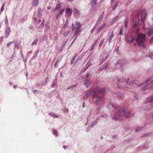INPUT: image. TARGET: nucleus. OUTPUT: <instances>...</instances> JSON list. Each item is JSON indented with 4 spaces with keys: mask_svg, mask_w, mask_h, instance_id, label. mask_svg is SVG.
<instances>
[{
    "mask_svg": "<svg viewBox=\"0 0 153 153\" xmlns=\"http://www.w3.org/2000/svg\"><path fill=\"white\" fill-rule=\"evenodd\" d=\"M105 89L103 88L100 90V88L98 86L96 87L95 89H90L87 91V93L85 94V97H83V99H87L91 94H92V97L93 99L95 98L97 96V92H100V94H102L105 92Z\"/></svg>",
    "mask_w": 153,
    "mask_h": 153,
    "instance_id": "f257e3e1",
    "label": "nucleus"
},
{
    "mask_svg": "<svg viewBox=\"0 0 153 153\" xmlns=\"http://www.w3.org/2000/svg\"><path fill=\"white\" fill-rule=\"evenodd\" d=\"M145 40V36L143 34H141L137 35L136 39V41L139 47H142L143 48H145V46L144 44Z\"/></svg>",
    "mask_w": 153,
    "mask_h": 153,
    "instance_id": "f03ea898",
    "label": "nucleus"
},
{
    "mask_svg": "<svg viewBox=\"0 0 153 153\" xmlns=\"http://www.w3.org/2000/svg\"><path fill=\"white\" fill-rule=\"evenodd\" d=\"M118 110L115 116L113 117V119L114 120H117L120 117L123 116L125 114V109L122 107H119L117 108Z\"/></svg>",
    "mask_w": 153,
    "mask_h": 153,
    "instance_id": "7ed1b4c3",
    "label": "nucleus"
},
{
    "mask_svg": "<svg viewBox=\"0 0 153 153\" xmlns=\"http://www.w3.org/2000/svg\"><path fill=\"white\" fill-rule=\"evenodd\" d=\"M81 25H79L76 27H73L72 28L73 31L75 30L76 31L74 33V36H78L79 34V33L81 32Z\"/></svg>",
    "mask_w": 153,
    "mask_h": 153,
    "instance_id": "20e7f679",
    "label": "nucleus"
},
{
    "mask_svg": "<svg viewBox=\"0 0 153 153\" xmlns=\"http://www.w3.org/2000/svg\"><path fill=\"white\" fill-rule=\"evenodd\" d=\"M152 78V77H150V78L149 79H148L146 80V82L145 83H143L138 84L137 85L138 86V87L142 85H144L145 86H144L143 88V90H146V89H149V88H151L152 87V86H151V85H150V84H151L150 83H149L147 85H146V84L149 81L150 79H151Z\"/></svg>",
    "mask_w": 153,
    "mask_h": 153,
    "instance_id": "39448f33",
    "label": "nucleus"
},
{
    "mask_svg": "<svg viewBox=\"0 0 153 153\" xmlns=\"http://www.w3.org/2000/svg\"><path fill=\"white\" fill-rule=\"evenodd\" d=\"M133 27H134L138 26L140 23L139 19L137 17H134L133 21Z\"/></svg>",
    "mask_w": 153,
    "mask_h": 153,
    "instance_id": "423d86ee",
    "label": "nucleus"
},
{
    "mask_svg": "<svg viewBox=\"0 0 153 153\" xmlns=\"http://www.w3.org/2000/svg\"><path fill=\"white\" fill-rule=\"evenodd\" d=\"M98 93L100 94V92L98 91L97 92V96L95 98H97V99L95 102V103L97 105L100 104V103L102 102L101 98L98 96Z\"/></svg>",
    "mask_w": 153,
    "mask_h": 153,
    "instance_id": "0eeeda50",
    "label": "nucleus"
},
{
    "mask_svg": "<svg viewBox=\"0 0 153 153\" xmlns=\"http://www.w3.org/2000/svg\"><path fill=\"white\" fill-rule=\"evenodd\" d=\"M125 62L124 61L119 60L116 63V65L117 66H118L119 65L120 66L121 68V70L122 71L123 69V68H122V65H123V64H125Z\"/></svg>",
    "mask_w": 153,
    "mask_h": 153,
    "instance_id": "6e6552de",
    "label": "nucleus"
},
{
    "mask_svg": "<svg viewBox=\"0 0 153 153\" xmlns=\"http://www.w3.org/2000/svg\"><path fill=\"white\" fill-rule=\"evenodd\" d=\"M146 11L145 10H144L142 11V14H141V21L142 22H144L145 21L146 19Z\"/></svg>",
    "mask_w": 153,
    "mask_h": 153,
    "instance_id": "1a4fd4ad",
    "label": "nucleus"
},
{
    "mask_svg": "<svg viewBox=\"0 0 153 153\" xmlns=\"http://www.w3.org/2000/svg\"><path fill=\"white\" fill-rule=\"evenodd\" d=\"M10 29L9 27H7V28L6 30L5 33V38H8L10 35Z\"/></svg>",
    "mask_w": 153,
    "mask_h": 153,
    "instance_id": "9d476101",
    "label": "nucleus"
},
{
    "mask_svg": "<svg viewBox=\"0 0 153 153\" xmlns=\"http://www.w3.org/2000/svg\"><path fill=\"white\" fill-rule=\"evenodd\" d=\"M91 82L87 79H85L83 81V84L88 88L91 85Z\"/></svg>",
    "mask_w": 153,
    "mask_h": 153,
    "instance_id": "9b49d317",
    "label": "nucleus"
},
{
    "mask_svg": "<svg viewBox=\"0 0 153 153\" xmlns=\"http://www.w3.org/2000/svg\"><path fill=\"white\" fill-rule=\"evenodd\" d=\"M135 37L134 36H131L130 37L127 41L128 44L132 42L135 39Z\"/></svg>",
    "mask_w": 153,
    "mask_h": 153,
    "instance_id": "f8f14e48",
    "label": "nucleus"
},
{
    "mask_svg": "<svg viewBox=\"0 0 153 153\" xmlns=\"http://www.w3.org/2000/svg\"><path fill=\"white\" fill-rule=\"evenodd\" d=\"M147 30H148L147 33V35L148 36H151L153 34V29L147 28Z\"/></svg>",
    "mask_w": 153,
    "mask_h": 153,
    "instance_id": "ddd939ff",
    "label": "nucleus"
},
{
    "mask_svg": "<svg viewBox=\"0 0 153 153\" xmlns=\"http://www.w3.org/2000/svg\"><path fill=\"white\" fill-rule=\"evenodd\" d=\"M129 20L127 17L126 18L124 21V27L126 29H127L128 27V23Z\"/></svg>",
    "mask_w": 153,
    "mask_h": 153,
    "instance_id": "4468645a",
    "label": "nucleus"
},
{
    "mask_svg": "<svg viewBox=\"0 0 153 153\" xmlns=\"http://www.w3.org/2000/svg\"><path fill=\"white\" fill-rule=\"evenodd\" d=\"M103 18V16L102 15H101L99 17L98 20L97 22L95 25H99L100 24V22L102 21V19Z\"/></svg>",
    "mask_w": 153,
    "mask_h": 153,
    "instance_id": "2eb2a0df",
    "label": "nucleus"
},
{
    "mask_svg": "<svg viewBox=\"0 0 153 153\" xmlns=\"http://www.w3.org/2000/svg\"><path fill=\"white\" fill-rule=\"evenodd\" d=\"M106 25V24L105 23H103L102 25L101 26L99 27L97 30V32H99L101 31L103 28L104 27L105 25Z\"/></svg>",
    "mask_w": 153,
    "mask_h": 153,
    "instance_id": "dca6fc26",
    "label": "nucleus"
},
{
    "mask_svg": "<svg viewBox=\"0 0 153 153\" xmlns=\"http://www.w3.org/2000/svg\"><path fill=\"white\" fill-rule=\"evenodd\" d=\"M114 34L113 32H112L111 36L108 37V39L106 42L108 40V42L109 43L111 42V40L112 39V38L114 36Z\"/></svg>",
    "mask_w": 153,
    "mask_h": 153,
    "instance_id": "f3484780",
    "label": "nucleus"
},
{
    "mask_svg": "<svg viewBox=\"0 0 153 153\" xmlns=\"http://www.w3.org/2000/svg\"><path fill=\"white\" fill-rule=\"evenodd\" d=\"M97 0H91L90 4L93 7H95L97 4Z\"/></svg>",
    "mask_w": 153,
    "mask_h": 153,
    "instance_id": "a211bd4d",
    "label": "nucleus"
},
{
    "mask_svg": "<svg viewBox=\"0 0 153 153\" xmlns=\"http://www.w3.org/2000/svg\"><path fill=\"white\" fill-rule=\"evenodd\" d=\"M39 1L38 0H33L32 4L33 6H36L39 4Z\"/></svg>",
    "mask_w": 153,
    "mask_h": 153,
    "instance_id": "6ab92c4d",
    "label": "nucleus"
},
{
    "mask_svg": "<svg viewBox=\"0 0 153 153\" xmlns=\"http://www.w3.org/2000/svg\"><path fill=\"white\" fill-rule=\"evenodd\" d=\"M116 95L120 99H123L124 98L123 94L121 93H116Z\"/></svg>",
    "mask_w": 153,
    "mask_h": 153,
    "instance_id": "aec40b11",
    "label": "nucleus"
},
{
    "mask_svg": "<svg viewBox=\"0 0 153 153\" xmlns=\"http://www.w3.org/2000/svg\"><path fill=\"white\" fill-rule=\"evenodd\" d=\"M65 12L66 13H69V16H71L72 13V11L69 8H67L65 9Z\"/></svg>",
    "mask_w": 153,
    "mask_h": 153,
    "instance_id": "412c9836",
    "label": "nucleus"
},
{
    "mask_svg": "<svg viewBox=\"0 0 153 153\" xmlns=\"http://www.w3.org/2000/svg\"><path fill=\"white\" fill-rule=\"evenodd\" d=\"M109 62H106L101 67V68L102 69H106L108 65Z\"/></svg>",
    "mask_w": 153,
    "mask_h": 153,
    "instance_id": "4be33fe9",
    "label": "nucleus"
},
{
    "mask_svg": "<svg viewBox=\"0 0 153 153\" xmlns=\"http://www.w3.org/2000/svg\"><path fill=\"white\" fill-rule=\"evenodd\" d=\"M38 52H39V51L38 50L36 51V52L34 54L33 56L32 57V58H31L32 59H34L38 55Z\"/></svg>",
    "mask_w": 153,
    "mask_h": 153,
    "instance_id": "5701e85b",
    "label": "nucleus"
},
{
    "mask_svg": "<svg viewBox=\"0 0 153 153\" xmlns=\"http://www.w3.org/2000/svg\"><path fill=\"white\" fill-rule=\"evenodd\" d=\"M124 27L123 26H121L120 28V31L119 32V35H121L122 34V32L123 30Z\"/></svg>",
    "mask_w": 153,
    "mask_h": 153,
    "instance_id": "b1692460",
    "label": "nucleus"
},
{
    "mask_svg": "<svg viewBox=\"0 0 153 153\" xmlns=\"http://www.w3.org/2000/svg\"><path fill=\"white\" fill-rule=\"evenodd\" d=\"M5 23L6 27H8V20L7 17V16H6L5 17Z\"/></svg>",
    "mask_w": 153,
    "mask_h": 153,
    "instance_id": "393cba45",
    "label": "nucleus"
},
{
    "mask_svg": "<svg viewBox=\"0 0 153 153\" xmlns=\"http://www.w3.org/2000/svg\"><path fill=\"white\" fill-rule=\"evenodd\" d=\"M61 7V5L59 4H57L55 8L53 10V11H55L56 10H58Z\"/></svg>",
    "mask_w": 153,
    "mask_h": 153,
    "instance_id": "a878e982",
    "label": "nucleus"
},
{
    "mask_svg": "<svg viewBox=\"0 0 153 153\" xmlns=\"http://www.w3.org/2000/svg\"><path fill=\"white\" fill-rule=\"evenodd\" d=\"M57 83V80L56 79L54 80L53 82H52V85H51V87H55V85H56Z\"/></svg>",
    "mask_w": 153,
    "mask_h": 153,
    "instance_id": "bb28decb",
    "label": "nucleus"
},
{
    "mask_svg": "<svg viewBox=\"0 0 153 153\" xmlns=\"http://www.w3.org/2000/svg\"><path fill=\"white\" fill-rule=\"evenodd\" d=\"M42 11L40 8H39L37 11V16L40 17L41 15Z\"/></svg>",
    "mask_w": 153,
    "mask_h": 153,
    "instance_id": "cd10ccee",
    "label": "nucleus"
},
{
    "mask_svg": "<svg viewBox=\"0 0 153 153\" xmlns=\"http://www.w3.org/2000/svg\"><path fill=\"white\" fill-rule=\"evenodd\" d=\"M49 114L50 116L53 118H57L58 117V115L53 113H50Z\"/></svg>",
    "mask_w": 153,
    "mask_h": 153,
    "instance_id": "c85d7f7f",
    "label": "nucleus"
},
{
    "mask_svg": "<svg viewBox=\"0 0 153 153\" xmlns=\"http://www.w3.org/2000/svg\"><path fill=\"white\" fill-rule=\"evenodd\" d=\"M74 13L75 14H78L79 13V10L76 8H75L74 9Z\"/></svg>",
    "mask_w": 153,
    "mask_h": 153,
    "instance_id": "c756f323",
    "label": "nucleus"
},
{
    "mask_svg": "<svg viewBox=\"0 0 153 153\" xmlns=\"http://www.w3.org/2000/svg\"><path fill=\"white\" fill-rule=\"evenodd\" d=\"M38 41V39H36L34 40L33 42L31 44V45L32 46L33 45H36L37 44V42Z\"/></svg>",
    "mask_w": 153,
    "mask_h": 153,
    "instance_id": "7c9ffc66",
    "label": "nucleus"
},
{
    "mask_svg": "<svg viewBox=\"0 0 153 153\" xmlns=\"http://www.w3.org/2000/svg\"><path fill=\"white\" fill-rule=\"evenodd\" d=\"M147 100L149 102H153V96L151 97H149L147 98Z\"/></svg>",
    "mask_w": 153,
    "mask_h": 153,
    "instance_id": "2f4dec72",
    "label": "nucleus"
},
{
    "mask_svg": "<svg viewBox=\"0 0 153 153\" xmlns=\"http://www.w3.org/2000/svg\"><path fill=\"white\" fill-rule=\"evenodd\" d=\"M118 18V16H116L113 19L112 21L111 22V24L113 23Z\"/></svg>",
    "mask_w": 153,
    "mask_h": 153,
    "instance_id": "473e14b6",
    "label": "nucleus"
},
{
    "mask_svg": "<svg viewBox=\"0 0 153 153\" xmlns=\"http://www.w3.org/2000/svg\"><path fill=\"white\" fill-rule=\"evenodd\" d=\"M97 122H98V120H95L91 124V127H94V126L96 124H97Z\"/></svg>",
    "mask_w": 153,
    "mask_h": 153,
    "instance_id": "72a5a7b5",
    "label": "nucleus"
},
{
    "mask_svg": "<svg viewBox=\"0 0 153 153\" xmlns=\"http://www.w3.org/2000/svg\"><path fill=\"white\" fill-rule=\"evenodd\" d=\"M116 4L114 5V6L112 8V10H115L117 8V5H118V2L117 1L115 2Z\"/></svg>",
    "mask_w": 153,
    "mask_h": 153,
    "instance_id": "f704fd0d",
    "label": "nucleus"
},
{
    "mask_svg": "<svg viewBox=\"0 0 153 153\" xmlns=\"http://www.w3.org/2000/svg\"><path fill=\"white\" fill-rule=\"evenodd\" d=\"M77 55V54H76V55L74 56L72 58V59L71 60V64H73V63L74 62V61L75 59L76 58V56Z\"/></svg>",
    "mask_w": 153,
    "mask_h": 153,
    "instance_id": "c9c22d12",
    "label": "nucleus"
},
{
    "mask_svg": "<svg viewBox=\"0 0 153 153\" xmlns=\"http://www.w3.org/2000/svg\"><path fill=\"white\" fill-rule=\"evenodd\" d=\"M44 20H43L42 21V22L41 24L40 25V28H43V27H44Z\"/></svg>",
    "mask_w": 153,
    "mask_h": 153,
    "instance_id": "e433bc0d",
    "label": "nucleus"
},
{
    "mask_svg": "<svg viewBox=\"0 0 153 153\" xmlns=\"http://www.w3.org/2000/svg\"><path fill=\"white\" fill-rule=\"evenodd\" d=\"M53 134L54 135H55V136L56 137H57L58 135V133H57V131H56L55 130H53Z\"/></svg>",
    "mask_w": 153,
    "mask_h": 153,
    "instance_id": "4c0bfd02",
    "label": "nucleus"
},
{
    "mask_svg": "<svg viewBox=\"0 0 153 153\" xmlns=\"http://www.w3.org/2000/svg\"><path fill=\"white\" fill-rule=\"evenodd\" d=\"M5 4V2H4L3 6L1 7V10H0L1 13L4 10Z\"/></svg>",
    "mask_w": 153,
    "mask_h": 153,
    "instance_id": "58836bf2",
    "label": "nucleus"
},
{
    "mask_svg": "<svg viewBox=\"0 0 153 153\" xmlns=\"http://www.w3.org/2000/svg\"><path fill=\"white\" fill-rule=\"evenodd\" d=\"M69 31H66L63 33L64 36H67L69 34Z\"/></svg>",
    "mask_w": 153,
    "mask_h": 153,
    "instance_id": "ea45409f",
    "label": "nucleus"
},
{
    "mask_svg": "<svg viewBox=\"0 0 153 153\" xmlns=\"http://www.w3.org/2000/svg\"><path fill=\"white\" fill-rule=\"evenodd\" d=\"M148 57H149L151 59H153V53H150Z\"/></svg>",
    "mask_w": 153,
    "mask_h": 153,
    "instance_id": "a19ab883",
    "label": "nucleus"
},
{
    "mask_svg": "<svg viewBox=\"0 0 153 153\" xmlns=\"http://www.w3.org/2000/svg\"><path fill=\"white\" fill-rule=\"evenodd\" d=\"M91 65V62L90 61L88 62V63H87V65H86L87 68H88V67H90V66Z\"/></svg>",
    "mask_w": 153,
    "mask_h": 153,
    "instance_id": "79ce46f5",
    "label": "nucleus"
},
{
    "mask_svg": "<svg viewBox=\"0 0 153 153\" xmlns=\"http://www.w3.org/2000/svg\"><path fill=\"white\" fill-rule=\"evenodd\" d=\"M68 20H67L65 21V24L64 25V27H66L68 25Z\"/></svg>",
    "mask_w": 153,
    "mask_h": 153,
    "instance_id": "37998d69",
    "label": "nucleus"
},
{
    "mask_svg": "<svg viewBox=\"0 0 153 153\" xmlns=\"http://www.w3.org/2000/svg\"><path fill=\"white\" fill-rule=\"evenodd\" d=\"M141 130V128H137L135 130V132H137L140 130Z\"/></svg>",
    "mask_w": 153,
    "mask_h": 153,
    "instance_id": "c03bdc74",
    "label": "nucleus"
},
{
    "mask_svg": "<svg viewBox=\"0 0 153 153\" xmlns=\"http://www.w3.org/2000/svg\"><path fill=\"white\" fill-rule=\"evenodd\" d=\"M133 97L134 99L137 100V99L138 97L137 95L135 94L133 96Z\"/></svg>",
    "mask_w": 153,
    "mask_h": 153,
    "instance_id": "a18cd8bd",
    "label": "nucleus"
},
{
    "mask_svg": "<svg viewBox=\"0 0 153 153\" xmlns=\"http://www.w3.org/2000/svg\"><path fill=\"white\" fill-rule=\"evenodd\" d=\"M64 11V9L61 10L59 11V14H60V15L62 14L63 13Z\"/></svg>",
    "mask_w": 153,
    "mask_h": 153,
    "instance_id": "49530a36",
    "label": "nucleus"
},
{
    "mask_svg": "<svg viewBox=\"0 0 153 153\" xmlns=\"http://www.w3.org/2000/svg\"><path fill=\"white\" fill-rule=\"evenodd\" d=\"M62 58H60L59 59H58L56 61V63H57L58 64L61 61Z\"/></svg>",
    "mask_w": 153,
    "mask_h": 153,
    "instance_id": "de8ad7c7",
    "label": "nucleus"
},
{
    "mask_svg": "<svg viewBox=\"0 0 153 153\" xmlns=\"http://www.w3.org/2000/svg\"><path fill=\"white\" fill-rule=\"evenodd\" d=\"M14 42L13 41H12V42H10L9 43H8L7 45V47H9V46L10 45H11Z\"/></svg>",
    "mask_w": 153,
    "mask_h": 153,
    "instance_id": "09e8293b",
    "label": "nucleus"
},
{
    "mask_svg": "<svg viewBox=\"0 0 153 153\" xmlns=\"http://www.w3.org/2000/svg\"><path fill=\"white\" fill-rule=\"evenodd\" d=\"M81 59L80 57H78L75 61V64H76L77 62H78L79 60Z\"/></svg>",
    "mask_w": 153,
    "mask_h": 153,
    "instance_id": "8fccbe9b",
    "label": "nucleus"
},
{
    "mask_svg": "<svg viewBox=\"0 0 153 153\" xmlns=\"http://www.w3.org/2000/svg\"><path fill=\"white\" fill-rule=\"evenodd\" d=\"M21 55L23 58V61H24V56L23 55L22 53V50H21Z\"/></svg>",
    "mask_w": 153,
    "mask_h": 153,
    "instance_id": "3c124183",
    "label": "nucleus"
},
{
    "mask_svg": "<svg viewBox=\"0 0 153 153\" xmlns=\"http://www.w3.org/2000/svg\"><path fill=\"white\" fill-rule=\"evenodd\" d=\"M77 38V36H76L75 37V39H74L73 40V41L72 42L71 44L70 45V46H71L73 44V43H74V41L76 40V39Z\"/></svg>",
    "mask_w": 153,
    "mask_h": 153,
    "instance_id": "603ef678",
    "label": "nucleus"
},
{
    "mask_svg": "<svg viewBox=\"0 0 153 153\" xmlns=\"http://www.w3.org/2000/svg\"><path fill=\"white\" fill-rule=\"evenodd\" d=\"M15 48H16L18 46V43L17 42H15Z\"/></svg>",
    "mask_w": 153,
    "mask_h": 153,
    "instance_id": "864d4df0",
    "label": "nucleus"
},
{
    "mask_svg": "<svg viewBox=\"0 0 153 153\" xmlns=\"http://www.w3.org/2000/svg\"><path fill=\"white\" fill-rule=\"evenodd\" d=\"M75 24L76 25H78V26H79V25H81L80 24V23L79 22H78V21H77L75 23Z\"/></svg>",
    "mask_w": 153,
    "mask_h": 153,
    "instance_id": "5fc2aeb1",
    "label": "nucleus"
},
{
    "mask_svg": "<svg viewBox=\"0 0 153 153\" xmlns=\"http://www.w3.org/2000/svg\"><path fill=\"white\" fill-rule=\"evenodd\" d=\"M33 92L34 94L38 93V91L37 90H34L33 91Z\"/></svg>",
    "mask_w": 153,
    "mask_h": 153,
    "instance_id": "6e6d98bb",
    "label": "nucleus"
},
{
    "mask_svg": "<svg viewBox=\"0 0 153 153\" xmlns=\"http://www.w3.org/2000/svg\"><path fill=\"white\" fill-rule=\"evenodd\" d=\"M124 82H126V79L124 78H123L121 79V83H124Z\"/></svg>",
    "mask_w": 153,
    "mask_h": 153,
    "instance_id": "4d7b16f0",
    "label": "nucleus"
},
{
    "mask_svg": "<svg viewBox=\"0 0 153 153\" xmlns=\"http://www.w3.org/2000/svg\"><path fill=\"white\" fill-rule=\"evenodd\" d=\"M103 40H102V41H101L100 43L99 44V46H101L102 45V44L103 43Z\"/></svg>",
    "mask_w": 153,
    "mask_h": 153,
    "instance_id": "13d9d810",
    "label": "nucleus"
},
{
    "mask_svg": "<svg viewBox=\"0 0 153 153\" xmlns=\"http://www.w3.org/2000/svg\"><path fill=\"white\" fill-rule=\"evenodd\" d=\"M129 80V79H127V82H126V84L127 85V84H131V83H132L131 82H130V83H128V81Z\"/></svg>",
    "mask_w": 153,
    "mask_h": 153,
    "instance_id": "bf43d9fd",
    "label": "nucleus"
},
{
    "mask_svg": "<svg viewBox=\"0 0 153 153\" xmlns=\"http://www.w3.org/2000/svg\"><path fill=\"white\" fill-rule=\"evenodd\" d=\"M59 15H60V14L59 13L57 14L56 15V19H58Z\"/></svg>",
    "mask_w": 153,
    "mask_h": 153,
    "instance_id": "052dcab7",
    "label": "nucleus"
},
{
    "mask_svg": "<svg viewBox=\"0 0 153 153\" xmlns=\"http://www.w3.org/2000/svg\"><path fill=\"white\" fill-rule=\"evenodd\" d=\"M67 41H65V42L63 44V45H62V49H63V48L64 47L65 45H66V43Z\"/></svg>",
    "mask_w": 153,
    "mask_h": 153,
    "instance_id": "680f3d73",
    "label": "nucleus"
},
{
    "mask_svg": "<svg viewBox=\"0 0 153 153\" xmlns=\"http://www.w3.org/2000/svg\"><path fill=\"white\" fill-rule=\"evenodd\" d=\"M90 73L89 72L87 73L86 74V76L87 78L90 75Z\"/></svg>",
    "mask_w": 153,
    "mask_h": 153,
    "instance_id": "e2e57ef3",
    "label": "nucleus"
},
{
    "mask_svg": "<svg viewBox=\"0 0 153 153\" xmlns=\"http://www.w3.org/2000/svg\"><path fill=\"white\" fill-rule=\"evenodd\" d=\"M120 79H117V81H118V82H117V85L118 86H119L120 85V83L119 82V81H120Z\"/></svg>",
    "mask_w": 153,
    "mask_h": 153,
    "instance_id": "0e129e2a",
    "label": "nucleus"
},
{
    "mask_svg": "<svg viewBox=\"0 0 153 153\" xmlns=\"http://www.w3.org/2000/svg\"><path fill=\"white\" fill-rule=\"evenodd\" d=\"M150 43H152L153 42V38L152 37L151 39L149 41Z\"/></svg>",
    "mask_w": 153,
    "mask_h": 153,
    "instance_id": "69168bd1",
    "label": "nucleus"
},
{
    "mask_svg": "<svg viewBox=\"0 0 153 153\" xmlns=\"http://www.w3.org/2000/svg\"><path fill=\"white\" fill-rule=\"evenodd\" d=\"M95 30L94 29V28H93L91 30V33H93Z\"/></svg>",
    "mask_w": 153,
    "mask_h": 153,
    "instance_id": "338daca9",
    "label": "nucleus"
},
{
    "mask_svg": "<svg viewBox=\"0 0 153 153\" xmlns=\"http://www.w3.org/2000/svg\"><path fill=\"white\" fill-rule=\"evenodd\" d=\"M90 127H88L86 129V131H88L90 129Z\"/></svg>",
    "mask_w": 153,
    "mask_h": 153,
    "instance_id": "774afa93",
    "label": "nucleus"
}]
</instances>
